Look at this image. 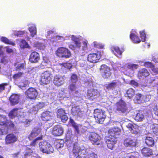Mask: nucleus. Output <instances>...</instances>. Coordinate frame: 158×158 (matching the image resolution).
Instances as JSON below:
<instances>
[{
    "label": "nucleus",
    "mask_w": 158,
    "mask_h": 158,
    "mask_svg": "<svg viewBox=\"0 0 158 158\" xmlns=\"http://www.w3.org/2000/svg\"><path fill=\"white\" fill-rule=\"evenodd\" d=\"M14 126L12 122L7 120L4 115H0V135L6 134L8 128L13 127Z\"/></svg>",
    "instance_id": "nucleus-1"
},
{
    "label": "nucleus",
    "mask_w": 158,
    "mask_h": 158,
    "mask_svg": "<svg viewBox=\"0 0 158 158\" xmlns=\"http://www.w3.org/2000/svg\"><path fill=\"white\" fill-rule=\"evenodd\" d=\"M54 148L51 145L46 141H40V151L43 153L50 154L54 152Z\"/></svg>",
    "instance_id": "nucleus-2"
},
{
    "label": "nucleus",
    "mask_w": 158,
    "mask_h": 158,
    "mask_svg": "<svg viewBox=\"0 0 158 158\" xmlns=\"http://www.w3.org/2000/svg\"><path fill=\"white\" fill-rule=\"evenodd\" d=\"M56 55L60 57L67 58L71 56L70 51L67 48L63 47L58 48L56 52Z\"/></svg>",
    "instance_id": "nucleus-3"
},
{
    "label": "nucleus",
    "mask_w": 158,
    "mask_h": 158,
    "mask_svg": "<svg viewBox=\"0 0 158 158\" xmlns=\"http://www.w3.org/2000/svg\"><path fill=\"white\" fill-rule=\"evenodd\" d=\"M94 116L96 122L99 123H102L106 118L105 112L98 109H96L94 110Z\"/></svg>",
    "instance_id": "nucleus-4"
},
{
    "label": "nucleus",
    "mask_w": 158,
    "mask_h": 158,
    "mask_svg": "<svg viewBox=\"0 0 158 158\" xmlns=\"http://www.w3.org/2000/svg\"><path fill=\"white\" fill-rule=\"evenodd\" d=\"M103 54V52H98L97 53L90 54L87 57L88 61L93 64L96 63L98 61Z\"/></svg>",
    "instance_id": "nucleus-5"
},
{
    "label": "nucleus",
    "mask_w": 158,
    "mask_h": 158,
    "mask_svg": "<svg viewBox=\"0 0 158 158\" xmlns=\"http://www.w3.org/2000/svg\"><path fill=\"white\" fill-rule=\"evenodd\" d=\"M22 110L18 108H15L12 110L10 112L9 116V117L11 118H13L17 116L19 118V120L23 123L24 122V121L22 120L21 118L23 117V116L24 115L23 113L22 112Z\"/></svg>",
    "instance_id": "nucleus-6"
},
{
    "label": "nucleus",
    "mask_w": 158,
    "mask_h": 158,
    "mask_svg": "<svg viewBox=\"0 0 158 158\" xmlns=\"http://www.w3.org/2000/svg\"><path fill=\"white\" fill-rule=\"evenodd\" d=\"M69 124L71 125L74 128L75 133L76 135L80 134V133H83L85 131L83 126L76 123L71 118H70L69 120Z\"/></svg>",
    "instance_id": "nucleus-7"
},
{
    "label": "nucleus",
    "mask_w": 158,
    "mask_h": 158,
    "mask_svg": "<svg viewBox=\"0 0 158 158\" xmlns=\"http://www.w3.org/2000/svg\"><path fill=\"white\" fill-rule=\"evenodd\" d=\"M88 138L93 144L98 145L101 143V138L96 133H92L90 134L88 136Z\"/></svg>",
    "instance_id": "nucleus-8"
},
{
    "label": "nucleus",
    "mask_w": 158,
    "mask_h": 158,
    "mask_svg": "<svg viewBox=\"0 0 158 158\" xmlns=\"http://www.w3.org/2000/svg\"><path fill=\"white\" fill-rule=\"evenodd\" d=\"M71 40L74 42L75 46L71 44L69 46V48L72 49H74L75 48H79L81 47V40L78 36L74 35H70L69 36Z\"/></svg>",
    "instance_id": "nucleus-9"
},
{
    "label": "nucleus",
    "mask_w": 158,
    "mask_h": 158,
    "mask_svg": "<svg viewBox=\"0 0 158 158\" xmlns=\"http://www.w3.org/2000/svg\"><path fill=\"white\" fill-rule=\"evenodd\" d=\"M71 104L68 105V106H72V113L74 116H79V117H82L84 114V112L82 111L80 109L79 106L75 104H73V103L71 102Z\"/></svg>",
    "instance_id": "nucleus-10"
},
{
    "label": "nucleus",
    "mask_w": 158,
    "mask_h": 158,
    "mask_svg": "<svg viewBox=\"0 0 158 158\" xmlns=\"http://www.w3.org/2000/svg\"><path fill=\"white\" fill-rule=\"evenodd\" d=\"M40 81L44 84H48L52 80L51 74L49 71H46L41 74Z\"/></svg>",
    "instance_id": "nucleus-11"
},
{
    "label": "nucleus",
    "mask_w": 158,
    "mask_h": 158,
    "mask_svg": "<svg viewBox=\"0 0 158 158\" xmlns=\"http://www.w3.org/2000/svg\"><path fill=\"white\" fill-rule=\"evenodd\" d=\"M73 151L74 153H77L78 156L76 158H85V155L86 152L85 149L81 148L77 145H74Z\"/></svg>",
    "instance_id": "nucleus-12"
},
{
    "label": "nucleus",
    "mask_w": 158,
    "mask_h": 158,
    "mask_svg": "<svg viewBox=\"0 0 158 158\" xmlns=\"http://www.w3.org/2000/svg\"><path fill=\"white\" fill-rule=\"evenodd\" d=\"M27 98L31 99H35L38 95L37 90L34 88H30L28 89L25 93Z\"/></svg>",
    "instance_id": "nucleus-13"
},
{
    "label": "nucleus",
    "mask_w": 158,
    "mask_h": 158,
    "mask_svg": "<svg viewBox=\"0 0 158 158\" xmlns=\"http://www.w3.org/2000/svg\"><path fill=\"white\" fill-rule=\"evenodd\" d=\"M100 71L102 76L105 78L109 77L111 74L110 68L105 64L101 66Z\"/></svg>",
    "instance_id": "nucleus-14"
},
{
    "label": "nucleus",
    "mask_w": 158,
    "mask_h": 158,
    "mask_svg": "<svg viewBox=\"0 0 158 158\" xmlns=\"http://www.w3.org/2000/svg\"><path fill=\"white\" fill-rule=\"evenodd\" d=\"M69 88L70 90L73 92L74 94H73L74 95V99L77 101H80L81 99V96L78 94V91H76L77 87L74 84L72 83L69 86Z\"/></svg>",
    "instance_id": "nucleus-15"
},
{
    "label": "nucleus",
    "mask_w": 158,
    "mask_h": 158,
    "mask_svg": "<svg viewBox=\"0 0 158 158\" xmlns=\"http://www.w3.org/2000/svg\"><path fill=\"white\" fill-rule=\"evenodd\" d=\"M105 140L108 148L110 149L113 148L117 141L116 138L115 137L109 136L106 137Z\"/></svg>",
    "instance_id": "nucleus-16"
},
{
    "label": "nucleus",
    "mask_w": 158,
    "mask_h": 158,
    "mask_svg": "<svg viewBox=\"0 0 158 158\" xmlns=\"http://www.w3.org/2000/svg\"><path fill=\"white\" fill-rule=\"evenodd\" d=\"M124 144L126 147H134L136 145V140L132 137L127 138L124 141Z\"/></svg>",
    "instance_id": "nucleus-17"
},
{
    "label": "nucleus",
    "mask_w": 158,
    "mask_h": 158,
    "mask_svg": "<svg viewBox=\"0 0 158 158\" xmlns=\"http://www.w3.org/2000/svg\"><path fill=\"white\" fill-rule=\"evenodd\" d=\"M99 96V94L97 90L93 89H89L87 92V96L88 99L93 100Z\"/></svg>",
    "instance_id": "nucleus-18"
},
{
    "label": "nucleus",
    "mask_w": 158,
    "mask_h": 158,
    "mask_svg": "<svg viewBox=\"0 0 158 158\" xmlns=\"http://www.w3.org/2000/svg\"><path fill=\"white\" fill-rule=\"evenodd\" d=\"M64 82V79L63 77L60 75L54 76L53 80L54 84L58 86L62 85Z\"/></svg>",
    "instance_id": "nucleus-19"
},
{
    "label": "nucleus",
    "mask_w": 158,
    "mask_h": 158,
    "mask_svg": "<svg viewBox=\"0 0 158 158\" xmlns=\"http://www.w3.org/2000/svg\"><path fill=\"white\" fill-rule=\"evenodd\" d=\"M63 128L60 125L54 126L52 130L53 134L56 136H59L62 135L63 132Z\"/></svg>",
    "instance_id": "nucleus-20"
},
{
    "label": "nucleus",
    "mask_w": 158,
    "mask_h": 158,
    "mask_svg": "<svg viewBox=\"0 0 158 158\" xmlns=\"http://www.w3.org/2000/svg\"><path fill=\"white\" fill-rule=\"evenodd\" d=\"M117 110L123 113L126 111L127 107L125 102L123 101H119L116 104Z\"/></svg>",
    "instance_id": "nucleus-21"
},
{
    "label": "nucleus",
    "mask_w": 158,
    "mask_h": 158,
    "mask_svg": "<svg viewBox=\"0 0 158 158\" xmlns=\"http://www.w3.org/2000/svg\"><path fill=\"white\" fill-rule=\"evenodd\" d=\"M53 114L49 111H46L42 113L41 118L44 121H47L52 120L53 118Z\"/></svg>",
    "instance_id": "nucleus-22"
},
{
    "label": "nucleus",
    "mask_w": 158,
    "mask_h": 158,
    "mask_svg": "<svg viewBox=\"0 0 158 158\" xmlns=\"http://www.w3.org/2000/svg\"><path fill=\"white\" fill-rule=\"evenodd\" d=\"M17 140V138L15 135L12 134L7 135L6 137L5 143L8 144L13 143L15 142Z\"/></svg>",
    "instance_id": "nucleus-23"
},
{
    "label": "nucleus",
    "mask_w": 158,
    "mask_h": 158,
    "mask_svg": "<svg viewBox=\"0 0 158 158\" xmlns=\"http://www.w3.org/2000/svg\"><path fill=\"white\" fill-rule=\"evenodd\" d=\"M126 126L132 133L134 134H137L139 131V126L135 124L128 123Z\"/></svg>",
    "instance_id": "nucleus-24"
},
{
    "label": "nucleus",
    "mask_w": 158,
    "mask_h": 158,
    "mask_svg": "<svg viewBox=\"0 0 158 158\" xmlns=\"http://www.w3.org/2000/svg\"><path fill=\"white\" fill-rule=\"evenodd\" d=\"M108 132L110 135L109 136H112L116 138L117 136L120 133V130L118 128H114L110 129Z\"/></svg>",
    "instance_id": "nucleus-25"
},
{
    "label": "nucleus",
    "mask_w": 158,
    "mask_h": 158,
    "mask_svg": "<svg viewBox=\"0 0 158 158\" xmlns=\"http://www.w3.org/2000/svg\"><path fill=\"white\" fill-rule=\"evenodd\" d=\"M112 52L118 58L122 57V52L121 51L119 48L117 46H112L110 48Z\"/></svg>",
    "instance_id": "nucleus-26"
},
{
    "label": "nucleus",
    "mask_w": 158,
    "mask_h": 158,
    "mask_svg": "<svg viewBox=\"0 0 158 158\" xmlns=\"http://www.w3.org/2000/svg\"><path fill=\"white\" fill-rule=\"evenodd\" d=\"M130 38L132 41L135 43H139L141 42V40L137 35L136 32L132 31L130 35Z\"/></svg>",
    "instance_id": "nucleus-27"
},
{
    "label": "nucleus",
    "mask_w": 158,
    "mask_h": 158,
    "mask_svg": "<svg viewBox=\"0 0 158 158\" xmlns=\"http://www.w3.org/2000/svg\"><path fill=\"white\" fill-rule=\"evenodd\" d=\"M119 82L117 81H113V82L105 85V87L108 90H113L115 87L117 86Z\"/></svg>",
    "instance_id": "nucleus-28"
},
{
    "label": "nucleus",
    "mask_w": 158,
    "mask_h": 158,
    "mask_svg": "<svg viewBox=\"0 0 158 158\" xmlns=\"http://www.w3.org/2000/svg\"><path fill=\"white\" fill-rule=\"evenodd\" d=\"M19 96L17 94H13L10 98V101L12 105L18 103L19 101Z\"/></svg>",
    "instance_id": "nucleus-29"
},
{
    "label": "nucleus",
    "mask_w": 158,
    "mask_h": 158,
    "mask_svg": "<svg viewBox=\"0 0 158 158\" xmlns=\"http://www.w3.org/2000/svg\"><path fill=\"white\" fill-rule=\"evenodd\" d=\"M50 62L49 59L46 56H43V61L40 65V68L43 69L45 67H48L50 65Z\"/></svg>",
    "instance_id": "nucleus-30"
},
{
    "label": "nucleus",
    "mask_w": 158,
    "mask_h": 158,
    "mask_svg": "<svg viewBox=\"0 0 158 158\" xmlns=\"http://www.w3.org/2000/svg\"><path fill=\"white\" fill-rule=\"evenodd\" d=\"M39 54L36 52L32 53L30 56L29 60L31 62L35 63L39 59Z\"/></svg>",
    "instance_id": "nucleus-31"
},
{
    "label": "nucleus",
    "mask_w": 158,
    "mask_h": 158,
    "mask_svg": "<svg viewBox=\"0 0 158 158\" xmlns=\"http://www.w3.org/2000/svg\"><path fill=\"white\" fill-rule=\"evenodd\" d=\"M134 100L135 103L138 104L143 103L145 102V100H144L143 95L139 94H136V96Z\"/></svg>",
    "instance_id": "nucleus-32"
},
{
    "label": "nucleus",
    "mask_w": 158,
    "mask_h": 158,
    "mask_svg": "<svg viewBox=\"0 0 158 158\" xmlns=\"http://www.w3.org/2000/svg\"><path fill=\"white\" fill-rule=\"evenodd\" d=\"M19 44L21 48H27L29 49L31 48V47L29 45L28 43L24 40L21 39Z\"/></svg>",
    "instance_id": "nucleus-33"
},
{
    "label": "nucleus",
    "mask_w": 158,
    "mask_h": 158,
    "mask_svg": "<svg viewBox=\"0 0 158 158\" xmlns=\"http://www.w3.org/2000/svg\"><path fill=\"white\" fill-rule=\"evenodd\" d=\"M141 152L143 155L145 156H150L152 154V150L148 148H143L141 150Z\"/></svg>",
    "instance_id": "nucleus-34"
},
{
    "label": "nucleus",
    "mask_w": 158,
    "mask_h": 158,
    "mask_svg": "<svg viewBox=\"0 0 158 158\" xmlns=\"http://www.w3.org/2000/svg\"><path fill=\"white\" fill-rule=\"evenodd\" d=\"M149 74V73L147 69H143L139 70L138 75L139 77H144L148 76Z\"/></svg>",
    "instance_id": "nucleus-35"
},
{
    "label": "nucleus",
    "mask_w": 158,
    "mask_h": 158,
    "mask_svg": "<svg viewBox=\"0 0 158 158\" xmlns=\"http://www.w3.org/2000/svg\"><path fill=\"white\" fill-rule=\"evenodd\" d=\"M13 34L17 36H20L21 35H23L24 36H25L27 40H29L30 38L27 35V32L25 31H14Z\"/></svg>",
    "instance_id": "nucleus-36"
},
{
    "label": "nucleus",
    "mask_w": 158,
    "mask_h": 158,
    "mask_svg": "<svg viewBox=\"0 0 158 158\" xmlns=\"http://www.w3.org/2000/svg\"><path fill=\"white\" fill-rule=\"evenodd\" d=\"M40 133V130L37 128H35L29 135L28 138L30 140H32L33 138L36 137Z\"/></svg>",
    "instance_id": "nucleus-37"
},
{
    "label": "nucleus",
    "mask_w": 158,
    "mask_h": 158,
    "mask_svg": "<svg viewBox=\"0 0 158 158\" xmlns=\"http://www.w3.org/2000/svg\"><path fill=\"white\" fill-rule=\"evenodd\" d=\"M2 47L0 46V57H1L2 58L1 59V62L5 64L8 62V60L7 59V57L6 56H4V55L2 52Z\"/></svg>",
    "instance_id": "nucleus-38"
},
{
    "label": "nucleus",
    "mask_w": 158,
    "mask_h": 158,
    "mask_svg": "<svg viewBox=\"0 0 158 158\" xmlns=\"http://www.w3.org/2000/svg\"><path fill=\"white\" fill-rule=\"evenodd\" d=\"M144 116L142 111L138 112L135 117V119L138 121H141L144 119Z\"/></svg>",
    "instance_id": "nucleus-39"
},
{
    "label": "nucleus",
    "mask_w": 158,
    "mask_h": 158,
    "mask_svg": "<svg viewBox=\"0 0 158 158\" xmlns=\"http://www.w3.org/2000/svg\"><path fill=\"white\" fill-rule=\"evenodd\" d=\"M146 143L148 146H152L154 143V141L152 137L148 135L146 137L145 139Z\"/></svg>",
    "instance_id": "nucleus-40"
},
{
    "label": "nucleus",
    "mask_w": 158,
    "mask_h": 158,
    "mask_svg": "<svg viewBox=\"0 0 158 158\" xmlns=\"http://www.w3.org/2000/svg\"><path fill=\"white\" fill-rule=\"evenodd\" d=\"M69 95L68 94H66L63 91L59 92L58 97L60 98V100H66L67 98H69Z\"/></svg>",
    "instance_id": "nucleus-41"
},
{
    "label": "nucleus",
    "mask_w": 158,
    "mask_h": 158,
    "mask_svg": "<svg viewBox=\"0 0 158 158\" xmlns=\"http://www.w3.org/2000/svg\"><path fill=\"white\" fill-rule=\"evenodd\" d=\"M28 30L31 34V35L33 37L36 34V28L34 24L29 25Z\"/></svg>",
    "instance_id": "nucleus-42"
},
{
    "label": "nucleus",
    "mask_w": 158,
    "mask_h": 158,
    "mask_svg": "<svg viewBox=\"0 0 158 158\" xmlns=\"http://www.w3.org/2000/svg\"><path fill=\"white\" fill-rule=\"evenodd\" d=\"M0 40L4 42L6 44H9L13 46H15V44L14 43L9 40L6 37L3 36L1 37L0 39Z\"/></svg>",
    "instance_id": "nucleus-43"
},
{
    "label": "nucleus",
    "mask_w": 158,
    "mask_h": 158,
    "mask_svg": "<svg viewBox=\"0 0 158 158\" xmlns=\"http://www.w3.org/2000/svg\"><path fill=\"white\" fill-rule=\"evenodd\" d=\"M139 67L138 64L131 63H128L126 64L125 67L127 68L131 69L134 71L137 69Z\"/></svg>",
    "instance_id": "nucleus-44"
},
{
    "label": "nucleus",
    "mask_w": 158,
    "mask_h": 158,
    "mask_svg": "<svg viewBox=\"0 0 158 158\" xmlns=\"http://www.w3.org/2000/svg\"><path fill=\"white\" fill-rule=\"evenodd\" d=\"M135 94V91L132 88H130L127 90L125 96L129 98V99L131 98Z\"/></svg>",
    "instance_id": "nucleus-45"
},
{
    "label": "nucleus",
    "mask_w": 158,
    "mask_h": 158,
    "mask_svg": "<svg viewBox=\"0 0 158 158\" xmlns=\"http://www.w3.org/2000/svg\"><path fill=\"white\" fill-rule=\"evenodd\" d=\"M10 87V86L7 83H2L0 84V93L7 88L8 89V90Z\"/></svg>",
    "instance_id": "nucleus-46"
},
{
    "label": "nucleus",
    "mask_w": 158,
    "mask_h": 158,
    "mask_svg": "<svg viewBox=\"0 0 158 158\" xmlns=\"http://www.w3.org/2000/svg\"><path fill=\"white\" fill-rule=\"evenodd\" d=\"M150 128L152 131L158 135V124H153L151 126Z\"/></svg>",
    "instance_id": "nucleus-47"
},
{
    "label": "nucleus",
    "mask_w": 158,
    "mask_h": 158,
    "mask_svg": "<svg viewBox=\"0 0 158 158\" xmlns=\"http://www.w3.org/2000/svg\"><path fill=\"white\" fill-rule=\"evenodd\" d=\"M15 66L16 70H21L24 69L25 64L24 63H15Z\"/></svg>",
    "instance_id": "nucleus-48"
},
{
    "label": "nucleus",
    "mask_w": 158,
    "mask_h": 158,
    "mask_svg": "<svg viewBox=\"0 0 158 158\" xmlns=\"http://www.w3.org/2000/svg\"><path fill=\"white\" fill-rule=\"evenodd\" d=\"M93 44L94 47L98 48H103L104 47L102 44L97 41L93 42Z\"/></svg>",
    "instance_id": "nucleus-49"
},
{
    "label": "nucleus",
    "mask_w": 158,
    "mask_h": 158,
    "mask_svg": "<svg viewBox=\"0 0 158 158\" xmlns=\"http://www.w3.org/2000/svg\"><path fill=\"white\" fill-rule=\"evenodd\" d=\"M88 42L87 40H84L83 41L82 45L81 48L82 50L85 52L88 50Z\"/></svg>",
    "instance_id": "nucleus-50"
},
{
    "label": "nucleus",
    "mask_w": 158,
    "mask_h": 158,
    "mask_svg": "<svg viewBox=\"0 0 158 158\" xmlns=\"http://www.w3.org/2000/svg\"><path fill=\"white\" fill-rule=\"evenodd\" d=\"M87 62H86L84 60H81L79 63V65L81 67H84L85 68H86L87 67L89 68H90L91 67L90 66H87Z\"/></svg>",
    "instance_id": "nucleus-51"
},
{
    "label": "nucleus",
    "mask_w": 158,
    "mask_h": 158,
    "mask_svg": "<svg viewBox=\"0 0 158 158\" xmlns=\"http://www.w3.org/2000/svg\"><path fill=\"white\" fill-rule=\"evenodd\" d=\"M140 37L143 42H144L146 40V35L144 30L141 31L139 32Z\"/></svg>",
    "instance_id": "nucleus-52"
},
{
    "label": "nucleus",
    "mask_w": 158,
    "mask_h": 158,
    "mask_svg": "<svg viewBox=\"0 0 158 158\" xmlns=\"http://www.w3.org/2000/svg\"><path fill=\"white\" fill-rule=\"evenodd\" d=\"M57 117H59L61 116V115H64V114H65V113L64 110L61 108H60L59 109L57 110Z\"/></svg>",
    "instance_id": "nucleus-53"
},
{
    "label": "nucleus",
    "mask_w": 158,
    "mask_h": 158,
    "mask_svg": "<svg viewBox=\"0 0 158 158\" xmlns=\"http://www.w3.org/2000/svg\"><path fill=\"white\" fill-rule=\"evenodd\" d=\"M71 81L73 83H76L78 80L77 76L75 74H73L71 77Z\"/></svg>",
    "instance_id": "nucleus-54"
},
{
    "label": "nucleus",
    "mask_w": 158,
    "mask_h": 158,
    "mask_svg": "<svg viewBox=\"0 0 158 158\" xmlns=\"http://www.w3.org/2000/svg\"><path fill=\"white\" fill-rule=\"evenodd\" d=\"M61 68L63 69L64 68L70 69L72 67L71 64L69 63H64L61 64Z\"/></svg>",
    "instance_id": "nucleus-55"
},
{
    "label": "nucleus",
    "mask_w": 158,
    "mask_h": 158,
    "mask_svg": "<svg viewBox=\"0 0 158 158\" xmlns=\"http://www.w3.org/2000/svg\"><path fill=\"white\" fill-rule=\"evenodd\" d=\"M127 69L126 70V75H128L130 77H132L133 75L134 71L131 69L127 68Z\"/></svg>",
    "instance_id": "nucleus-56"
},
{
    "label": "nucleus",
    "mask_w": 158,
    "mask_h": 158,
    "mask_svg": "<svg viewBox=\"0 0 158 158\" xmlns=\"http://www.w3.org/2000/svg\"><path fill=\"white\" fill-rule=\"evenodd\" d=\"M32 153V151L31 149L29 148H27L26 150L25 153L24 154V156L26 157L28 156L31 155V153Z\"/></svg>",
    "instance_id": "nucleus-57"
},
{
    "label": "nucleus",
    "mask_w": 158,
    "mask_h": 158,
    "mask_svg": "<svg viewBox=\"0 0 158 158\" xmlns=\"http://www.w3.org/2000/svg\"><path fill=\"white\" fill-rule=\"evenodd\" d=\"M58 118H60L62 121L64 123L68 119V117L65 114H64L63 115H61L60 117H57Z\"/></svg>",
    "instance_id": "nucleus-58"
},
{
    "label": "nucleus",
    "mask_w": 158,
    "mask_h": 158,
    "mask_svg": "<svg viewBox=\"0 0 158 158\" xmlns=\"http://www.w3.org/2000/svg\"><path fill=\"white\" fill-rule=\"evenodd\" d=\"M88 158H97V156L94 153H89L88 154Z\"/></svg>",
    "instance_id": "nucleus-59"
},
{
    "label": "nucleus",
    "mask_w": 158,
    "mask_h": 158,
    "mask_svg": "<svg viewBox=\"0 0 158 158\" xmlns=\"http://www.w3.org/2000/svg\"><path fill=\"white\" fill-rule=\"evenodd\" d=\"M151 69L152 71L153 74H156L158 73V68H155L154 66L151 67Z\"/></svg>",
    "instance_id": "nucleus-60"
},
{
    "label": "nucleus",
    "mask_w": 158,
    "mask_h": 158,
    "mask_svg": "<svg viewBox=\"0 0 158 158\" xmlns=\"http://www.w3.org/2000/svg\"><path fill=\"white\" fill-rule=\"evenodd\" d=\"M144 66L147 67H150L151 69V67H153V65L152 63L149 62H147L144 63Z\"/></svg>",
    "instance_id": "nucleus-61"
},
{
    "label": "nucleus",
    "mask_w": 158,
    "mask_h": 158,
    "mask_svg": "<svg viewBox=\"0 0 158 158\" xmlns=\"http://www.w3.org/2000/svg\"><path fill=\"white\" fill-rule=\"evenodd\" d=\"M93 80L91 78H89L87 81H85L86 83H87L88 85L89 86H93Z\"/></svg>",
    "instance_id": "nucleus-62"
},
{
    "label": "nucleus",
    "mask_w": 158,
    "mask_h": 158,
    "mask_svg": "<svg viewBox=\"0 0 158 158\" xmlns=\"http://www.w3.org/2000/svg\"><path fill=\"white\" fill-rule=\"evenodd\" d=\"M22 74L23 73L21 72L18 73L14 75L13 76L14 78L15 79H17L21 77L22 76Z\"/></svg>",
    "instance_id": "nucleus-63"
},
{
    "label": "nucleus",
    "mask_w": 158,
    "mask_h": 158,
    "mask_svg": "<svg viewBox=\"0 0 158 158\" xmlns=\"http://www.w3.org/2000/svg\"><path fill=\"white\" fill-rule=\"evenodd\" d=\"M152 60L155 63L158 62V56L157 55L153 56L152 58Z\"/></svg>",
    "instance_id": "nucleus-64"
}]
</instances>
